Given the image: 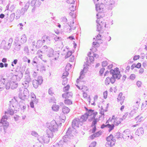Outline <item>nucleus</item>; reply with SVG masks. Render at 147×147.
<instances>
[{"label": "nucleus", "instance_id": "36", "mask_svg": "<svg viewBox=\"0 0 147 147\" xmlns=\"http://www.w3.org/2000/svg\"><path fill=\"white\" fill-rule=\"evenodd\" d=\"M76 6L74 3H72L70 4L69 5V9L71 11H74L76 10Z\"/></svg>", "mask_w": 147, "mask_h": 147}, {"label": "nucleus", "instance_id": "41", "mask_svg": "<svg viewBox=\"0 0 147 147\" xmlns=\"http://www.w3.org/2000/svg\"><path fill=\"white\" fill-rule=\"evenodd\" d=\"M74 22L73 20L72 22L71 21L70 22V24L69 26H70V27L71 28V29H72L73 30H75L76 27V26H74V25H72V24H74Z\"/></svg>", "mask_w": 147, "mask_h": 147}, {"label": "nucleus", "instance_id": "1", "mask_svg": "<svg viewBox=\"0 0 147 147\" xmlns=\"http://www.w3.org/2000/svg\"><path fill=\"white\" fill-rule=\"evenodd\" d=\"M110 72L112 76L111 78L108 77L105 79V84L107 85H109L110 82L112 84L114 83L115 81V79L119 80L121 76L119 69L117 67L115 68L114 69H111Z\"/></svg>", "mask_w": 147, "mask_h": 147}, {"label": "nucleus", "instance_id": "26", "mask_svg": "<svg viewBox=\"0 0 147 147\" xmlns=\"http://www.w3.org/2000/svg\"><path fill=\"white\" fill-rule=\"evenodd\" d=\"M85 67H84L83 70L81 72H80V77H79V78H78L77 79V80H76V82H78L79 81L80 82V80H82L83 79V78H84V70H85Z\"/></svg>", "mask_w": 147, "mask_h": 147}, {"label": "nucleus", "instance_id": "5", "mask_svg": "<svg viewBox=\"0 0 147 147\" xmlns=\"http://www.w3.org/2000/svg\"><path fill=\"white\" fill-rule=\"evenodd\" d=\"M48 128L49 130H47L48 132L49 133H52L53 134V133L57 131L58 128V126L55 120H53L51 121L48 126Z\"/></svg>", "mask_w": 147, "mask_h": 147}, {"label": "nucleus", "instance_id": "4", "mask_svg": "<svg viewBox=\"0 0 147 147\" xmlns=\"http://www.w3.org/2000/svg\"><path fill=\"white\" fill-rule=\"evenodd\" d=\"M31 82V79L30 76L28 75H26L25 76L24 81L22 83V85L24 87L20 88V92H28L29 91L27 88L29 86V83Z\"/></svg>", "mask_w": 147, "mask_h": 147}, {"label": "nucleus", "instance_id": "48", "mask_svg": "<svg viewBox=\"0 0 147 147\" xmlns=\"http://www.w3.org/2000/svg\"><path fill=\"white\" fill-rule=\"evenodd\" d=\"M62 78L63 79L62 84L65 85L67 82V79L66 78H65V77H62Z\"/></svg>", "mask_w": 147, "mask_h": 147}, {"label": "nucleus", "instance_id": "14", "mask_svg": "<svg viewBox=\"0 0 147 147\" xmlns=\"http://www.w3.org/2000/svg\"><path fill=\"white\" fill-rule=\"evenodd\" d=\"M30 6V2H28L25 4L24 7H23L20 10L21 14L22 16H24L25 13L26 12Z\"/></svg>", "mask_w": 147, "mask_h": 147}, {"label": "nucleus", "instance_id": "52", "mask_svg": "<svg viewBox=\"0 0 147 147\" xmlns=\"http://www.w3.org/2000/svg\"><path fill=\"white\" fill-rule=\"evenodd\" d=\"M34 101L31 100L30 102V107L32 108H34Z\"/></svg>", "mask_w": 147, "mask_h": 147}, {"label": "nucleus", "instance_id": "7", "mask_svg": "<svg viewBox=\"0 0 147 147\" xmlns=\"http://www.w3.org/2000/svg\"><path fill=\"white\" fill-rule=\"evenodd\" d=\"M81 117L82 116L80 117V118H76L73 120L72 122V127H71V130H72V128L75 129L76 127H79V122H83L85 121H81L80 119ZM70 127H69V128ZM71 133H72V130H71ZM71 134H72V133H71Z\"/></svg>", "mask_w": 147, "mask_h": 147}, {"label": "nucleus", "instance_id": "31", "mask_svg": "<svg viewBox=\"0 0 147 147\" xmlns=\"http://www.w3.org/2000/svg\"><path fill=\"white\" fill-rule=\"evenodd\" d=\"M65 104L67 105H71L72 104V101L70 99H65L64 100Z\"/></svg>", "mask_w": 147, "mask_h": 147}, {"label": "nucleus", "instance_id": "21", "mask_svg": "<svg viewBox=\"0 0 147 147\" xmlns=\"http://www.w3.org/2000/svg\"><path fill=\"white\" fill-rule=\"evenodd\" d=\"M73 94L71 92H65L62 94V97L65 99H69L72 98Z\"/></svg>", "mask_w": 147, "mask_h": 147}, {"label": "nucleus", "instance_id": "34", "mask_svg": "<svg viewBox=\"0 0 147 147\" xmlns=\"http://www.w3.org/2000/svg\"><path fill=\"white\" fill-rule=\"evenodd\" d=\"M59 106L58 105H53L52 107V110L55 111H59Z\"/></svg>", "mask_w": 147, "mask_h": 147}, {"label": "nucleus", "instance_id": "38", "mask_svg": "<svg viewBox=\"0 0 147 147\" xmlns=\"http://www.w3.org/2000/svg\"><path fill=\"white\" fill-rule=\"evenodd\" d=\"M9 109L7 111L8 113H9L10 115H13L14 114V111H13V109H12L11 107V105H10L9 106Z\"/></svg>", "mask_w": 147, "mask_h": 147}, {"label": "nucleus", "instance_id": "32", "mask_svg": "<svg viewBox=\"0 0 147 147\" xmlns=\"http://www.w3.org/2000/svg\"><path fill=\"white\" fill-rule=\"evenodd\" d=\"M31 97H32V100L34 101L35 103L37 104L38 102V100L36 99L35 95L34 94H32Z\"/></svg>", "mask_w": 147, "mask_h": 147}, {"label": "nucleus", "instance_id": "11", "mask_svg": "<svg viewBox=\"0 0 147 147\" xmlns=\"http://www.w3.org/2000/svg\"><path fill=\"white\" fill-rule=\"evenodd\" d=\"M18 86V84L16 82L11 81L10 82H8L6 84L5 88L6 89H8L10 88L13 89L16 88Z\"/></svg>", "mask_w": 147, "mask_h": 147}, {"label": "nucleus", "instance_id": "45", "mask_svg": "<svg viewBox=\"0 0 147 147\" xmlns=\"http://www.w3.org/2000/svg\"><path fill=\"white\" fill-rule=\"evenodd\" d=\"M37 0H32L31 2V5L32 6H35L36 5V2Z\"/></svg>", "mask_w": 147, "mask_h": 147}, {"label": "nucleus", "instance_id": "33", "mask_svg": "<svg viewBox=\"0 0 147 147\" xmlns=\"http://www.w3.org/2000/svg\"><path fill=\"white\" fill-rule=\"evenodd\" d=\"M140 100L141 99L140 98H138L137 99L135 105V106H136V108L135 109V110H137L138 109Z\"/></svg>", "mask_w": 147, "mask_h": 147}, {"label": "nucleus", "instance_id": "18", "mask_svg": "<svg viewBox=\"0 0 147 147\" xmlns=\"http://www.w3.org/2000/svg\"><path fill=\"white\" fill-rule=\"evenodd\" d=\"M19 106L22 111L24 112L26 108V105L23 101L21 100L18 104Z\"/></svg>", "mask_w": 147, "mask_h": 147}, {"label": "nucleus", "instance_id": "13", "mask_svg": "<svg viewBox=\"0 0 147 147\" xmlns=\"http://www.w3.org/2000/svg\"><path fill=\"white\" fill-rule=\"evenodd\" d=\"M105 7L104 4L101 3H99L98 4H96V11L98 12L97 14H98V16L100 15V13L103 11L104 7Z\"/></svg>", "mask_w": 147, "mask_h": 147}, {"label": "nucleus", "instance_id": "28", "mask_svg": "<svg viewBox=\"0 0 147 147\" xmlns=\"http://www.w3.org/2000/svg\"><path fill=\"white\" fill-rule=\"evenodd\" d=\"M22 16L20 12V10H18L16 12V15H15V18L16 19H18L20 18V16Z\"/></svg>", "mask_w": 147, "mask_h": 147}, {"label": "nucleus", "instance_id": "39", "mask_svg": "<svg viewBox=\"0 0 147 147\" xmlns=\"http://www.w3.org/2000/svg\"><path fill=\"white\" fill-rule=\"evenodd\" d=\"M92 122L91 124V126L93 127V126H96V125L97 124V122L98 121V120L97 118L94 119L92 120Z\"/></svg>", "mask_w": 147, "mask_h": 147}, {"label": "nucleus", "instance_id": "57", "mask_svg": "<svg viewBox=\"0 0 147 147\" xmlns=\"http://www.w3.org/2000/svg\"><path fill=\"white\" fill-rule=\"evenodd\" d=\"M136 78V75L134 74H132L130 76V78L131 80H134Z\"/></svg>", "mask_w": 147, "mask_h": 147}, {"label": "nucleus", "instance_id": "22", "mask_svg": "<svg viewBox=\"0 0 147 147\" xmlns=\"http://www.w3.org/2000/svg\"><path fill=\"white\" fill-rule=\"evenodd\" d=\"M144 133L143 129L142 127L138 128L136 131L135 134L138 136L142 135Z\"/></svg>", "mask_w": 147, "mask_h": 147}, {"label": "nucleus", "instance_id": "19", "mask_svg": "<svg viewBox=\"0 0 147 147\" xmlns=\"http://www.w3.org/2000/svg\"><path fill=\"white\" fill-rule=\"evenodd\" d=\"M128 129L125 130L124 131L122 134V136L123 139H128L129 137V132Z\"/></svg>", "mask_w": 147, "mask_h": 147}, {"label": "nucleus", "instance_id": "23", "mask_svg": "<svg viewBox=\"0 0 147 147\" xmlns=\"http://www.w3.org/2000/svg\"><path fill=\"white\" fill-rule=\"evenodd\" d=\"M101 134L102 132L101 131H99L96 133H94L93 134L91 135L90 137V138L93 139L99 136H100L101 135Z\"/></svg>", "mask_w": 147, "mask_h": 147}, {"label": "nucleus", "instance_id": "42", "mask_svg": "<svg viewBox=\"0 0 147 147\" xmlns=\"http://www.w3.org/2000/svg\"><path fill=\"white\" fill-rule=\"evenodd\" d=\"M15 17V13H13L11 14L9 16V19H10V21L12 22L14 19Z\"/></svg>", "mask_w": 147, "mask_h": 147}, {"label": "nucleus", "instance_id": "29", "mask_svg": "<svg viewBox=\"0 0 147 147\" xmlns=\"http://www.w3.org/2000/svg\"><path fill=\"white\" fill-rule=\"evenodd\" d=\"M107 127L109 128L108 131L109 132H111L113 130L115 127L114 125L113 124H110L109 123L107 124Z\"/></svg>", "mask_w": 147, "mask_h": 147}, {"label": "nucleus", "instance_id": "54", "mask_svg": "<svg viewBox=\"0 0 147 147\" xmlns=\"http://www.w3.org/2000/svg\"><path fill=\"white\" fill-rule=\"evenodd\" d=\"M69 88V85H67L65 87L63 88V91H67L68 90Z\"/></svg>", "mask_w": 147, "mask_h": 147}, {"label": "nucleus", "instance_id": "12", "mask_svg": "<svg viewBox=\"0 0 147 147\" xmlns=\"http://www.w3.org/2000/svg\"><path fill=\"white\" fill-rule=\"evenodd\" d=\"M106 140L108 142V144L110 145L111 147L113 146L115 142V140L113 139V136L112 134L106 138Z\"/></svg>", "mask_w": 147, "mask_h": 147}, {"label": "nucleus", "instance_id": "37", "mask_svg": "<svg viewBox=\"0 0 147 147\" xmlns=\"http://www.w3.org/2000/svg\"><path fill=\"white\" fill-rule=\"evenodd\" d=\"M64 29L65 31L68 33H70L71 31V28L70 27V26L69 25H66Z\"/></svg>", "mask_w": 147, "mask_h": 147}, {"label": "nucleus", "instance_id": "64", "mask_svg": "<svg viewBox=\"0 0 147 147\" xmlns=\"http://www.w3.org/2000/svg\"><path fill=\"white\" fill-rule=\"evenodd\" d=\"M89 59L90 62H92L94 61V57L92 56H90Z\"/></svg>", "mask_w": 147, "mask_h": 147}, {"label": "nucleus", "instance_id": "6", "mask_svg": "<svg viewBox=\"0 0 147 147\" xmlns=\"http://www.w3.org/2000/svg\"><path fill=\"white\" fill-rule=\"evenodd\" d=\"M13 41V39L11 38H10L7 42L4 40H3L1 46L5 50H8L10 48Z\"/></svg>", "mask_w": 147, "mask_h": 147}, {"label": "nucleus", "instance_id": "59", "mask_svg": "<svg viewBox=\"0 0 147 147\" xmlns=\"http://www.w3.org/2000/svg\"><path fill=\"white\" fill-rule=\"evenodd\" d=\"M120 136H121V133L120 132H118L116 133V135H115V136L118 139L120 138H121Z\"/></svg>", "mask_w": 147, "mask_h": 147}, {"label": "nucleus", "instance_id": "8", "mask_svg": "<svg viewBox=\"0 0 147 147\" xmlns=\"http://www.w3.org/2000/svg\"><path fill=\"white\" fill-rule=\"evenodd\" d=\"M53 137V134L52 133L48 132L47 131V134L44 135L42 138V139L44 143H48L50 140V138H52Z\"/></svg>", "mask_w": 147, "mask_h": 147}, {"label": "nucleus", "instance_id": "61", "mask_svg": "<svg viewBox=\"0 0 147 147\" xmlns=\"http://www.w3.org/2000/svg\"><path fill=\"white\" fill-rule=\"evenodd\" d=\"M75 2V0H67V3H74Z\"/></svg>", "mask_w": 147, "mask_h": 147}, {"label": "nucleus", "instance_id": "27", "mask_svg": "<svg viewBox=\"0 0 147 147\" xmlns=\"http://www.w3.org/2000/svg\"><path fill=\"white\" fill-rule=\"evenodd\" d=\"M123 94L122 92H120L119 94L118 98H117L118 102H119L120 101H124L125 99V97L124 96H122Z\"/></svg>", "mask_w": 147, "mask_h": 147}, {"label": "nucleus", "instance_id": "55", "mask_svg": "<svg viewBox=\"0 0 147 147\" xmlns=\"http://www.w3.org/2000/svg\"><path fill=\"white\" fill-rule=\"evenodd\" d=\"M21 48V45L20 44H17L16 45V50L17 51H19L20 50Z\"/></svg>", "mask_w": 147, "mask_h": 147}, {"label": "nucleus", "instance_id": "20", "mask_svg": "<svg viewBox=\"0 0 147 147\" xmlns=\"http://www.w3.org/2000/svg\"><path fill=\"white\" fill-rule=\"evenodd\" d=\"M42 40L43 43H45V42H46L48 44H50L51 38L49 36L46 35L43 36L42 38Z\"/></svg>", "mask_w": 147, "mask_h": 147}, {"label": "nucleus", "instance_id": "62", "mask_svg": "<svg viewBox=\"0 0 147 147\" xmlns=\"http://www.w3.org/2000/svg\"><path fill=\"white\" fill-rule=\"evenodd\" d=\"M107 61H104L102 62V66L103 67L107 65Z\"/></svg>", "mask_w": 147, "mask_h": 147}, {"label": "nucleus", "instance_id": "24", "mask_svg": "<svg viewBox=\"0 0 147 147\" xmlns=\"http://www.w3.org/2000/svg\"><path fill=\"white\" fill-rule=\"evenodd\" d=\"M44 43H43L42 39L41 40H39L36 43V45L35 46V48L37 49L40 48L42 46Z\"/></svg>", "mask_w": 147, "mask_h": 147}, {"label": "nucleus", "instance_id": "60", "mask_svg": "<svg viewBox=\"0 0 147 147\" xmlns=\"http://www.w3.org/2000/svg\"><path fill=\"white\" fill-rule=\"evenodd\" d=\"M14 102V100L13 99H12L11 101H9V102L10 103V104H9V105H11V106H12V107H13V108H14V107L13 105V104L12 103V102Z\"/></svg>", "mask_w": 147, "mask_h": 147}, {"label": "nucleus", "instance_id": "47", "mask_svg": "<svg viewBox=\"0 0 147 147\" xmlns=\"http://www.w3.org/2000/svg\"><path fill=\"white\" fill-rule=\"evenodd\" d=\"M69 74V73L67 71H65L64 72L63 74V75L62 76V78L63 77V78L65 77V78H66V77Z\"/></svg>", "mask_w": 147, "mask_h": 147}, {"label": "nucleus", "instance_id": "46", "mask_svg": "<svg viewBox=\"0 0 147 147\" xmlns=\"http://www.w3.org/2000/svg\"><path fill=\"white\" fill-rule=\"evenodd\" d=\"M96 144V142H93L90 144L89 147H95Z\"/></svg>", "mask_w": 147, "mask_h": 147}, {"label": "nucleus", "instance_id": "53", "mask_svg": "<svg viewBox=\"0 0 147 147\" xmlns=\"http://www.w3.org/2000/svg\"><path fill=\"white\" fill-rule=\"evenodd\" d=\"M94 3L95 4L96 6V4H98L101 2V0H93Z\"/></svg>", "mask_w": 147, "mask_h": 147}, {"label": "nucleus", "instance_id": "50", "mask_svg": "<svg viewBox=\"0 0 147 147\" xmlns=\"http://www.w3.org/2000/svg\"><path fill=\"white\" fill-rule=\"evenodd\" d=\"M61 21L63 23H66L67 21V19L65 17H63L61 18Z\"/></svg>", "mask_w": 147, "mask_h": 147}, {"label": "nucleus", "instance_id": "25", "mask_svg": "<svg viewBox=\"0 0 147 147\" xmlns=\"http://www.w3.org/2000/svg\"><path fill=\"white\" fill-rule=\"evenodd\" d=\"M70 109L67 107L65 106L63 107L62 108V112L65 114L68 113L70 111Z\"/></svg>", "mask_w": 147, "mask_h": 147}, {"label": "nucleus", "instance_id": "15", "mask_svg": "<svg viewBox=\"0 0 147 147\" xmlns=\"http://www.w3.org/2000/svg\"><path fill=\"white\" fill-rule=\"evenodd\" d=\"M96 16L97 19L96 20V22L98 24L97 25V31H99L100 30L101 28L102 27V26L101 24L102 21L101 19H100V18L98 17V14H97Z\"/></svg>", "mask_w": 147, "mask_h": 147}, {"label": "nucleus", "instance_id": "63", "mask_svg": "<svg viewBox=\"0 0 147 147\" xmlns=\"http://www.w3.org/2000/svg\"><path fill=\"white\" fill-rule=\"evenodd\" d=\"M110 4H111V5L112 6L113 5V6H115V3L114 1H113L112 0L111 1V0H110Z\"/></svg>", "mask_w": 147, "mask_h": 147}, {"label": "nucleus", "instance_id": "40", "mask_svg": "<svg viewBox=\"0 0 147 147\" xmlns=\"http://www.w3.org/2000/svg\"><path fill=\"white\" fill-rule=\"evenodd\" d=\"M54 39L55 42H57L58 41H60L61 40V38L60 37L56 35H54Z\"/></svg>", "mask_w": 147, "mask_h": 147}, {"label": "nucleus", "instance_id": "56", "mask_svg": "<svg viewBox=\"0 0 147 147\" xmlns=\"http://www.w3.org/2000/svg\"><path fill=\"white\" fill-rule=\"evenodd\" d=\"M144 120V118L140 115H139V120L137 121V123H139L141 122Z\"/></svg>", "mask_w": 147, "mask_h": 147}, {"label": "nucleus", "instance_id": "49", "mask_svg": "<svg viewBox=\"0 0 147 147\" xmlns=\"http://www.w3.org/2000/svg\"><path fill=\"white\" fill-rule=\"evenodd\" d=\"M71 65H70V64H67L66 66L65 69L66 70H69V69H70L71 68Z\"/></svg>", "mask_w": 147, "mask_h": 147}, {"label": "nucleus", "instance_id": "58", "mask_svg": "<svg viewBox=\"0 0 147 147\" xmlns=\"http://www.w3.org/2000/svg\"><path fill=\"white\" fill-rule=\"evenodd\" d=\"M104 70L105 68H102L100 69L99 71L100 76H102L104 72Z\"/></svg>", "mask_w": 147, "mask_h": 147}, {"label": "nucleus", "instance_id": "2", "mask_svg": "<svg viewBox=\"0 0 147 147\" xmlns=\"http://www.w3.org/2000/svg\"><path fill=\"white\" fill-rule=\"evenodd\" d=\"M40 52L42 53L46 54L49 57H54L55 60H57L59 57V54L57 52H54L53 49L45 45L43 46ZM39 53L40 51L37 52Z\"/></svg>", "mask_w": 147, "mask_h": 147}, {"label": "nucleus", "instance_id": "17", "mask_svg": "<svg viewBox=\"0 0 147 147\" xmlns=\"http://www.w3.org/2000/svg\"><path fill=\"white\" fill-rule=\"evenodd\" d=\"M29 92H20L19 98L22 100L27 98L29 96Z\"/></svg>", "mask_w": 147, "mask_h": 147}, {"label": "nucleus", "instance_id": "10", "mask_svg": "<svg viewBox=\"0 0 147 147\" xmlns=\"http://www.w3.org/2000/svg\"><path fill=\"white\" fill-rule=\"evenodd\" d=\"M43 81L42 78V76H38L37 80H34L33 81V85L35 88H37L39 85L42 84Z\"/></svg>", "mask_w": 147, "mask_h": 147}, {"label": "nucleus", "instance_id": "43", "mask_svg": "<svg viewBox=\"0 0 147 147\" xmlns=\"http://www.w3.org/2000/svg\"><path fill=\"white\" fill-rule=\"evenodd\" d=\"M16 5L14 4L11 5L9 8V10L11 12L14 11L16 7Z\"/></svg>", "mask_w": 147, "mask_h": 147}, {"label": "nucleus", "instance_id": "16", "mask_svg": "<svg viewBox=\"0 0 147 147\" xmlns=\"http://www.w3.org/2000/svg\"><path fill=\"white\" fill-rule=\"evenodd\" d=\"M5 82V79L2 77H0V91H2L5 88L6 84V85Z\"/></svg>", "mask_w": 147, "mask_h": 147}, {"label": "nucleus", "instance_id": "9", "mask_svg": "<svg viewBox=\"0 0 147 147\" xmlns=\"http://www.w3.org/2000/svg\"><path fill=\"white\" fill-rule=\"evenodd\" d=\"M8 117L6 115H3L1 120V126H3L4 130L6 129L9 126V123L7 121Z\"/></svg>", "mask_w": 147, "mask_h": 147}, {"label": "nucleus", "instance_id": "35", "mask_svg": "<svg viewBox=\"0 0 147 147\" xmlns=\"http://www.w3.org/2000/svg\"><path fill=\"white\" fill-rule=\"evenodd\" d=\"M37 68L38 70L40 69V71L42 72H43V71H45L46 70L45 67L43 65H41L40 67V68H39V67H37Z\"/></svg>", "mask_w": 147, "mask_h": 147}, {"label": "nucleus", "instance_id": "44", "mask_svg": "<svg viewBox=\"0 0 147 147\" xmlns=\"http://www.w3.org/2000/svg\"><path fill=\"white\" fill-rule=\"evenodd\" d=\"M72 55V52L70 51H68L67 52L66 55L65 56L66 58H67L70 56Z\"/></svg>", "mask_w": 147, "mask_h": 147}, {"label": "nucleus", "instance_id": "51", "mask_svg": "<svg viewBox=\"0 0 147 147\" xmlns=\"http://www.w3.org/2000/svg\"><path fill=\"white\" fill-rule=\"evenodd\" d=\"M31 134L32 135L35 137H37L38 135V134L35 131H32Z\"/></svg>", "mask_w": 147, "mask_h": 147}, {"label": "nucleus", "instance_id": "3", "mask_svg": "<svg viewBox=\"0 0 147 147\" xmlns=\"http://www.w3.org/2000/svg\"><path fill=\"white\" fill-rule=\"evenodd\" d=\"M85 109L86 112L85 114L82 115L80 120L82 121H86L89 116H91V117L88 119L89 121L91 122L93 120L95 119V118L97 114V112L96 111L94 112V110L92 109H88L86 107H84Z\"/></svg>", "mask_w": 147, "mask_h": 147}, {"label": "nucleus", "instance_id": "30", "mask_svg": "<svg viewBox=\"0 0 147 147\" xmlns=\"http://www.w3.org/2000/svg\"><path fill=\"white\" fill-rule=\"evenodd\" d=\"M27 40V38L25 35H23L21 36V39L20 40V42L22 43H25Z\"/></svg>", "mask_w": 147, "mask_h": 147}]
</instances>
